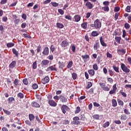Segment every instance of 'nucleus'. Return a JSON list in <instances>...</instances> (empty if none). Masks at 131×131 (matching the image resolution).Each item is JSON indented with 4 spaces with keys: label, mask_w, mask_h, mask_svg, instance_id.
<instances>
[{
    "label": "nucleus",
    "mask_w": 131,
    "mask_h": 131,
    "mask_svg": "<svg viewBox=\"0 0 131 131\" xmlns=\"http://www.w3.org/2000/svg\"><path fill=\"white\" fill-rule=\"evenodd\" d=\"M61 110L63 114H67V112L70 111V108H69L68 106L63 104L61 107Z\"/></svg>",
    "instance_id": "20e7f679"
},
{
    "label": "nucleus",
    "mask_w": 131,
    "mask_h": 131,
    "mask_svg": "<svg viewBox=\"0 0 131 131\" xmlns=\"http://www.w3.org/2000/svg\"><path fill=\"white\" fill-rule=\"evenodd\" d=\"M37 68V61H35V62H33V68L34 69H36Z\"/></svg>",
    "instance_id": "49530a36"
},
{
    "label": "nucleus",
    "mask_w": 131,
    "mask_h": 131,
    "mask_svg": "<svg viewBox=\"0 0 131 131\" xmlns=\"http://www.w3.org/2000/svg\"><path fill=\"white\" fill-rule=\"evenodd\" d=\"M58 12L59 13V14H60V15H64V10L61 9H59L58 10Z\"/></svg>",
    "instance_id": "680f3d73"
},
{
    "label": "nucleus",
    "mask_w": 131,
    "mask_h": 131,
    "mask_svg": "<svg viewBox=\"0 0 131 131\" xmlns=\"http://www.w3.org/2000/svg\"><path fill=\"white\" fill-rule=\"evenodd\" d=\"M124 112L125 114H126L127 115H129V114H130V112H129V111L127 109H124Z\"/></svg>",
    "instance_id": "864d4df0"
},
{
    "label": "nucleus",
    "mask_w": 131,
    "mask_h": 131,
    "mask_svg": "<svg viewBox=\"0 0 131 131\" xmlns=\"http://www.w3.org/2000/svg\"><path fill=\"white\" fill-rule=\"evenodd\" d=\"M23 81L24 84H25L26 85H27V84H28V80H27V79L25 78L24 79H23Z\"/></svg>",
    "instance_id": "052dcab7"
},
{
    "label": "nucleus",
    "mask_w": 131,
    "mask_h": 131,
    "mask_svg": "<svg viewBox=\"0 0 131 131\" xmlns=\"http://www.w3.org/2000/svg\"><path fill=\"white\" fill-rule=\"evenodd\" d=\"M32 86L34 90H36L38 88V85L37 83H34Z\"/></svg>",
    "instance_id": "8fccbe9b"
},
{
    "label": "nucleus",
    "mask_w": 131,
    "mask_h": 131,
    "mask_svg": "<svg viewBox=\"0 0 131 131\" xmlns=\"http://www.w3.org/2000/svg\"><path fill=\"white\" fill-rule=\"evenodd\" d=\"M112 106L113 107H116L117 106V101L116 99H113L112 100Z\"/></svg>",
    "instance_id": "a211bd4d"
},
{
    "label": "nucleus",
    "mask_w": 131,
    "mask_h": 131,
    "mask_svg": "<svg viewBox=\"0 0 131 131\" xmlns=\"http://www.w3.org/2000/svg\"><path fill=\"white\" fill-rule=\"evenodd\" d=\"M100 43H101V46H102V47H104L105 48H106V47H107V45L106 44L105 41L103 40L102 37H100Z\"/></svg>",
    "instance_id": "4468645a"
},
{
    "label": "nucleus",
    "mask_w": 131,
    "mask_h": 131,
    "mask_svg": "<svg viewBox=\"0 0 131 131\" xmlns=\"http://www.w3.org/2000/svg\"><path fill=\"white\" fill-rule=\"evenodd\" d=\"M49 69H50L51 71H57V69H56V66L55 65L49 67Z\"/></svg>",
    "instance_id": "7c9ffc66"
},
{
    "label": "nucleus",
    "mask_w": 131,
    "mask_h": 131,
    "mask_svg": "<svg viewBox=\"0 0 131 131\" xmlns=\"http://www.w3.org/2000/svg\"><path fill=\"white\" fill-rule=\"evenodd\" d=\"M121 68L122 71L126 73V74L130 72V70H129V69H128V68H127V67L126 66L125 64L123 63H121Z\"/></svg>",
    "instance_id": "f03ea898"
},
{
    "label": "nucleus",
    "mask_w": 131,
    "mask_h": 131,
    "mask_svg": "<svg viewBox=\"0 0 131 131\" xmlns=\"http://www.w3.org/2000/svg\"><path fill=\"white\" fill-rule=\"evenodd\" d=\"M48 103L52 107H56V106H57V103L53 100L50 99Z\"/></svg>",
    "instance_id": "1a4fd4ad"
},
{
    "label": "nucleus",
    "mask_w": 131,
    "mask_h": 131,
    "mask_svg": "<svg viewBox=\"0 0 131 131\" xmlns=\"http://www.w3.org/2000/svg\"><path fill=\"white\" fill-rule=\"evenodd\" d=\"M50 81V78L49 77L46 76L45 78L41 80V82L43 84H46V83H48Z\"/></svg>",
    "instance_id": "9b49d317"
},
{
    "label": "nucleus",
    "mask_w": 131,
    "mask_h": 131,
    "mask_svg": "<svg viewBox=\"0 0 131 131\" xmlns=\"http://www.w3.org/2000/svg\"><path fill=\"white\" fill-rule=\"evenodd\" d=\"M43 55H45V56H48L49 54H50V51L49 50V47H45L43 49V51L42 52Z\"/></svg>",
    "instance_id": "9d476101"
},
{
    "label": "nucleus",
    "mask_w": 131,
    "mask_h": 131,
    "mask_svg": "<svg viewBox=\"0 0 131 131\" xmlns=\"http://www.w3.org/2000/svg\"><path fill=\"white\" fill-rule=\"evenodd\" d=\"M106 56L107 58H112V54H111L109 52L106 53Z\"/></svg>",
    "instance_id": "338daca9"
},
{
    "label": "nucleus",
    "mask_w": 131,
    "mask_h": 131,
    "mask_svg": "<svg viewBox=\"0 0 131 131\" xmlns=\"http://www.w3.org/2000/svg\"><path fill=\"white\" fill-rule=\"evenodd\" d=\"M17 1L13 3H12L9 6V8H12V7H15L16 6V5H17Z\"/></svg>",
    "instance_id": "bf43d9fd"
},
{
    "label": "nucleus",
    "mask_w": 131,
    "mask_h": 131,
    "mask_svg": "<svg viewBox=\"0 0 131 131\" xmlns=\"http://www.w3.org/2000/svg\"><path fill=\"white\" fill-rule=\"evenodd\" d=\"M16 64H17V62L16 61H13L10 64H9V68H11V69H13L15 66H16Z\"/></svg>",
    "instance_id": "2eb2a0df"
},
{
    "label": "nucleus",
    "mask_w": 131,
    "mask_h": 131,
    "mask_svg": "<svg viewBox=\"0 0 131 131\" xmlns=\"http://www.w3.org/2000/svg\"><path fill=\"white\" fill-rule=\"evenodd\" d=\"M120 94L123 96L124 98H126V93L125 92H123V90H120Z\"/></svg>",
    "instance_id": "58836bf2"
},
{
    "label": "nucleus",
    "mask_w": 131,
    "mask_h": 131,
    "mask_svg": "<svg viewBox=\"0 0 131 131\" xmlns=\"http://www.w3.org/2000/svg\"><path fill=\"white\" fill-rule=\"evenodd\" d=\"M66 19H67L68 20H70L71 21L72 20V17L70 16V15H67L65 16Z\"/></svg>",
    "instance_id": "de8ad7c7"
},
{
    "label": "nucleus",
    "mask_w": 131,
    "mask_h": 131,
    "mask_svg": "<svg viewBox=\"0 0 131 131\" xmlns=\"http://www.w3.org/2000/svg\"><path fill=\"white\" fill-rule=\"evenodd\" d=\"M12 52L16 56V57H18L19 53L18 52V51H17V50H16L15 48H13L12 49Z\"/></svg>",
    "instance_id": "412c9836"
},
{
    "label": "nucleus",
    "mask_w": 131,
    "mask_h": 131,
    "mask_svg": "<svg viewBox=\"0 0 131 131\" xmlns=\"http://www.w3.org/2000/svg\"><path fill=\"white\" fill-rule=\"evenodd\" d=\"M115 41L117 43L120 44V40H121V37H116L115 38Z\"/></svg>",
    "instance_id": "cd10ccee"
},
{
    "label": "nucleus",
    "mask_w": 131,
    "mask_h": 131,
    "mask_svg": "<svg viewBox=\"0 0 131 131\" xmlns=\"http://www.w3.org/2000/svg\"><path fill=\"white\" fill-rule=\"evenodd\" d=\"M23 35L24 37H26L27 38H30V39L32 38V37H31V36H30V35L28 33H24Z\"/></svg>",
    "instance_id": "b1692460"
},
{
    "label": "nucleus",
    "mask_w": 131,
    "mask_h": 131,
    "mask_svg": "<svg viewBox=\"0 0 131 131\" xmlns=\"http://www.w3.org/2000/svg\"><path fill=\"white\" fill-rule=\"evenodd\" d=\"M17 97L20 99H23L24 98V95L21 93H19L17 94Z\"/></svg>",
    "instance_id": "a19ab883"
},
{
    "label": "nucleus",
    "mask_w": 131,
    "mask_h": 131,
    "mask_svg": "<svg viewBox=\"0 0 131 131\" xmlns=\"http://www.w3.org/2000/svg\"><path fill=\"white\" fill-rule=\"evenodd\" d=\"M60 46L62 48H66V49H67V47L69 46V42H68L67 39H64L61 42Z\"/></svg>",
    "instance_id": "423d86ee"
},
{
    "label": "nucleus",
    "mask_w": 131,
    "mask_h": 131,
    "mask_svg": "<svg viewBox=\"0 0 131 131\" xmlns=\"http://www.w3.org/2000/svg\"><path fill=\"white\" fill-rule=\"evenodd\" d=\"M101 9L104 12H109V7H108V6L103 7H102Z\"/></svg>",
    "instance_id": "473e14b6"
},
{
    "label": "nucleus",
    "mask_w": 131,
    "mask_h": 131,
    "mask_svg": "<svg viewBox=\"0 0 131 131\" xmlns=\"http://www.w3.org/2000/svg\"><path fill=\"white\" fill-rule=\"evenodd\" d=\"M71 50L73 53H75V50H76V47L74 45H72L71 47Z\"/></svg>",
    "instance_id": "6e6d98bb"
},
{
    "label": "nucleus",
    "mask_w": 131,
    "mask_h": 131,
    "mask_svg": "<svg viewBox=\"0 0 131 131\" xmlns=\"http://www.w3.org/2000/svg\"><path fill=\"white\" fill-rule=\"evenodd\" d=\"M109 125H110V122H109V121H107L103 124V127L104 128H106V127H108Z\"/></svg>",
    "instance_id": "4c0bfd02"
},
{
    "label": "nucleus",
    "mask_w": 131,
    "mask_h": 131,
    "mask_svg": "<svg viewBox=\"0 0 131 131\" xmlns=\"http://www.w3.org/2000/svg\"><path fill=\"white\" fill-rule=\"evenodd\" d=\"M15 44L14 43L9 42L7 44V48H12V47H14Z\"/></svg>",
    "instance_id": "e433bc0d"
},
{
    "label": "nucleus",
    "mask_w": 131,
    "mask_h": 131,
    "mask_svg": "<svg viewBox=\"0 0 131 131\" xmlns=\"http://www.w3.org/2000/svg\"><path fill=\"white\" fill-rule=\"evenodd\" d=\"M91 35H92V36H93L94 37H95L96 36H98V35H99V33H98V31H93L91 33Z\"/></svg>",
    "instance_id": "6ab92c4d"
},
{
    "label": "nucleus",
    "mask_w": 131,
    "mask_h": 131,
    "mask_svg": "<svg viewBox=\"0 0 131 131\" xmlns=\"http://www.w3.org/2000/svg\"><path fill=\"white\" fill-rule=\"evenodd\" d=\"M14 84H15V86H17V85H19V80L15 79L14 81Z\"/></svg>",
    "instance_id": "a18cd8bd"
},
{
    "label": "nucleus",
    "mask_w": 131,
    "mask_h": 131,
    "mask_svg": "<svg viewBox=\"0 0 131 131\" xmlns=\"http://www.w3.org/2000/svg\"><path fill=\"white\" fill-rule=\"evenodd\" d=\"M79 117L76 116L73 118V121H72V124L75 125H79L80 124V121H79Z\"/></svg>",
    "instance_id": "39448f33"
},
{
    "label": "nucleus",
    "mask_w": 131,
    "mask_h": 131,
    "mask_svg": "<svg viewBox=\"0 0 131 131\" xmlns=\"http://www.w3.org/2000/svg\"><path fill=\"white\" fill-rule=\"evenodd\" d=\"M119 10H120V8H119V7H116L114 8V12H119Z\"/></svg>",
    "instance_id": "69168bd1"
},
{
    "label": "nucleus",
    "mask_w": 131,
    "mask_h": 131,
    "mask_svg": "<svg viewBox=\"0 0 131 131\" xmlns=\"http://www.w3.org/2000/svg\"><path fill=\"white\" fill-rule=\"evenodd\" d=\"M121 119L122 120H126V115H122L121 116Z\"/></svg>",
    "instance_id": "603ef678"
},
{
    "label": "nucleus",
    "mask_w": 131,
    "mask_h": 131,
    "mask_svg": "<svg viewBox=\"0 0 131 131\" xmlns=\"http://www.w3.org/2000/svg\"><path fill=\"white\" fill-rule=\"evenodd\" d=\"M109 1H105L103 3V4L104 6H105V7H108V6H109Z\"/></svg>",
    "instance_id": "0e129e2a"
},
{
    "label": "nucleus",
    "mask_w": 131,
    "mask_h": 131,
    "mask_svg": "<svg viewBox=\"0 0 131 131\" xmlns=\"http://www.w3.org/2000/svg\"><path fill=\"white\" fill-rule=\"evenodd\" d=\"M124 27L126 29H129L130 27V25H129V24H128V23H126L124 24Z\"/></svg>",
    "instance_id": "c03bdc74"
},
{
    "label": "nucleus",
    "mask_w": 131,
    "mask_h": 131,
    "mask_svg": "<svg viewBox=\"0 0 131 131\" xmlns=\"http://www.w3.org/2000/svg\"><path fill=\"white\" fill-rule=\"evenodd\" d=\"M81 27L83 28V29H86V28H88V23L87 22L83 23L81 24Z\"/></svg>",
    "instance_id": "5701e85b"
},
{
    "label": "nucleus",
    "mask_w": 131,
    "mask_h": 131,
    "mask_svg": "<svg viewBox=\"0 0 131 131\" xmlns=\"http://www.w3.org/2000/svg\"><path fill=\"white\" fill-rule=\"evenodd\" d=\"M56 27H57V28H64V25H63V24H61L60 23H57L56 24Z\"/></svg>",
    "instance_id": "aec40b11"
},
{
    "label": "nucleus",
    "mask_w": 131,
    "mask_h": 131,
    "mask_svg": "<svg viewBox=\"0 0 131 131\" xmlns=\"http://www.w3.org/2000/svg\"><path fill=\"white\" fill-rule=\"evenodd\" d=\"M81 58H82L83 60H86V59H90V55L87 54H85V55H82Z\"/></svg>",
    "instance_id": "f704fd0d"
},
{
    "label": "nucleus",
    "mask_w": 131,
    "mask_h": 131,
    "mask_svg": "<svg viewBox=\"0 0 131 131\" xmlns=\"http://www.w3.org/2000/svg\"><path fill=\"white\" fill-rule=\"evenodd\" d=\"M126 12L127 13H130V6H128L126 7V9H125Z\"/></svg>",
    "instance_id": "09e8293b"
},
{
    "label": "nucleus",
    "mask_w": 131,
    "mask_h": 131,
    "mask_svg": "<svg viewBox=\"0 0 131 131\" xmlns=\"http://www.w3.org/2000/svg\"><path fill=\"white\" fill-rule=\"evenodd\" d=\"M93 68L94 70H98V69H99V68L98 67V64H97V63H95L94 64H93Z\"/></svg>",
    "instance_id": "79ce46f5"
},
{
    "label": "nucleus",
    "mask_w": 131,
    "mask_h": 131,
    "mask_svg": "<svg viewBox=\"0 0 131 131\" xmlns=\"http://www.w3.org/2000/svg\"><path fill=\"white\" fill-rule=\"evenodd\" d=\"M118 53L119 55H124L125 54V49H119L118 50Z\"/></svg>",
    "instance_id": "f3484780"
},
{
    "label": "nucleus",
    "mask_w": 131,
    "mask_h": 131,
    "mask_svg": "<svg viewBox=\"0 0 131 131\" xmlns=\"http://www.w3.org/2000/svg\"><path fill=\"white\" fill-rule=\"evenodd\" d=\"M94 27L96 29H100L102 27V23L100 21V19H97L94 21Z\"/></svg>",
    "instance_id": "7ed1b4c3"
},
{
    "label": "nucleus",
    "mask_w": 131,
    "mask_h": 131,
    "mask_svg": "<svg viewBox=\"0 0 131 131\" xmlns=\"http://www.w3.org/2000/svg\"><path fill=\"white\" fill-rule=\"evenodd\" d=\"M113 68L114 70H115V71L116 72H117V73H119V67H116L115 65H114V66H113Z\"/></svg>",
    "instance_id": "393cba45"
},
{
    "label": "nucleus",
    "mask_w": 131,
    "mask_h": 131,
    "mask_svg": "<svg viewBox=\"0 0 131 131\" xmlns=\"http://www.w3.org/2000/svg\"><path fill=\"white\" fill-rule=\"evenodd\" d=\"M119 15H120V13H116L115 14V20H117L118 19V17H119Z\"/></svg>",
    "instance_id": "5fc2aeb1"
},
{
    "label": "nucleus",
    "mask_w": 131,
    "mask_h": 131,
    "mask_svg": "<svg viewBox=\"0 0 131 131\" xmlns=\"http://www.w3.org/2000/svg\"><path fill=\"white\" fill-rule=\"evenodd\" d=\"M72 66H73V61H69L67 65V68L69 69L70 68H71Z\"/></svg>",
    "instance_id": "bb28decb"
},
{
    "label": "nucleus",
    "mask_w": 131,
    "mask_h": 131,
    "mask_svg": "<svg viewBox=\"0 0 131 131\" xmlns=\"http://www.w3.org/2000/svg\"><path fill=\"white\" fill-rule=\"evenodd\" d=\"M4 113H6L7 115H10L11 112L7 110L3 109Z\"/></svg>",
    "instance_id": "3c124183"
},
{
    "label": "nucleus",
    "mask_w": 131,
    "mask_h": 131,
    "mask_svg": "<svg viewBox=\"0 0 131 131\" xmlns=\"http://www.w3.org/2000/svg\"><path fill=\"white\" fill-rule=\"evenodd\" d=\"M59 99L62 103H66L67 102V98L63 95L59 96Z\"/></svg>",
    "instance_id": "f8f14e48"
},
{
    "label": "nucleus",
    "mask_w": 131,
    "mask_h": 131,
    "mask_svg": "<svg viewBox=\"0 0 131 131\" xmlns=\"http://www.w3.org/2000/svg\"><path fill=\"white\" fill-rule=\"evenodd\" d=\"M50 50H51L52 53H54V51L56 50V47L54 45H52L50 47Z\"/></svg>",
    "instance_id": "37998d69"
},
{
    "label": "nucleus",
    "mask_w": 131,
    "mask_h": 131,
    "mask_svg": "<svg viewBox=\"0 0 131 131\" xmlns=\"http://www.w3.org/2000/svg\"><path fill=\"white\" fill-rule=\"evenodd\" d=\"M117 102L120 106H123V105H124L123 101H122V100H121L119 99H117Z\"/></svg>",
    "instance_id": "72a5a7b5"
},
{
    "label": "nucleus",
    "mask_w": 131,
    "mask_h": 131,
    "mask_svg": "<svg viewBox=\"0 0 131 131\" xmlns=\"http://www.w3.org/2000/svg\"><path fill=\"white\" fill-rule=\"evenodd\" d=\"M84 3L85 7L87 9H89V10H92V9L94 8V4H93L92 2L89 1V0H84Z\"/></svg>",
    "instance_id": "f257e3e1"
},
{
    "label": "nucleus",
    "mask_w": 131,
    "mask_h": 131,
    "mask_svg": "<svg viewBox=\"0 0 131 131\" xmlns=\"http://www.w3.org/2000/svg\"><path fill=\"white\" fill-rule=\"evenodd\" d=\"M8 101L9 104H11L12 102H14V101H15V98H14V97H9L8 99Z\"/></svg>",
    "instance_id": "2f4dec72"
},
{
    "label": "nucleus",
    "mask_w": 131,
    "mask_h": 131,
    "mask_svg": "<svg viewBox=\"0 0 131 131\" xmlns=\"http://www.w3.org/2000/svg\"><path fill=\"white\" fill-rule=\"evenodd\" d=\"M80 111H81V110L80 109V107L77 106L75 111V114H78V113H79V112H80Z\"/></svg>",
    "instance_id": "c85d7f7f"
},
{
    "label": "nucleus",
    "mask_w": 131,
    "mask_h": 131,
    "mask_svg": "<svg viewBox=\"0 0 131 131\" xmlns=\"http://www.w3.org/2000/svg\"><path fill=\"white\" fill-rule=\"evenodd\" d=\"M49 63H50V61L47 59H44L41 61V64L42 66H47V65H48Z\"/></svg>",
    "instance_id": "ddd939ff"
},
{
    "label": "nucleus",
    "mask_w": 131,
    "mask_h": 131,
    "mask_svg": "<svg viewBox=\"0 0 131 131\" xmlns=\"http://www.w3.org/2000/svg\"><path fill=\"white\" fill-rule=\"evenodd\" d=\"M92 86H93V83H92V82H88L86 89V90H89V89H90Z\"/></svg>",
    "instance_id": "c756f323"
},
{
    "label": "nucleus",
    "mask_w": 131,
    "mask_h": 131,
    "mask_svg": "<svg viewBox=\"0 0 131 131\" xmlns=\"http://www.w3.org/2000/svg\"><path fill=\"white\" fill-rule=\"evenodd\" d=\"M29 118L30 121H32V120H34V118H35V117L34 116V115L33 114H30L29 115Z\"/></svg>",
    "instance_id": "a878e982"
},
{
    "label": "nucleus",
    "mask_w": 131,
    "mask_h": 131,
    "mask_svg": "<svg viewBox=\"0 0 131 131\" xmlns=\"http://www.w3.org/2000/svg\"><path fill=\"white\" fill-rule=\"evenodd\" d=\"M116 91H117V87L116 84H115L113 86V90H111L109 92L110 95H114V94H116Z\"/></svg>",
    "instance_id": "0eeeda50"
},
{
    "label": "nucleus",
    "mask_w": 131,
    "mask_h": 131,
    "mask_svg": "<svg viewBox=\"0 0 131 131\" xmlns=\"http://www.w3.org/2000/svg\"><path fill=\"white\" fill-rule=\"evenodd\" d=\"M7 2L8 0H1L0 4L1 5H5V4H7Z\"/></svg>",
    "instance_id": "e2e57ef3"
},
{
    "label": "nucleus",
    "mask_w": 131,
    "mask_h": 131,
    "mask_svg": "<svg viewBox=\"0 0 131 131\" xmlns=\"http://www.w3.org/2000/svg\"><path fill=\"white\" fill-rule=\"evenodd\" d=\"M74 22H79L81 19V16L79 14H76L74 17Z\"/></svg>",
    "instance_id": "6e6552de"
},
{
    "label": "nucleus",
    "mask_w": 131,
    "mask_h": 131,
    "mask_svg": "<svg viewBox=\"0 0 131 131\" xmlns=\"http://www.w3.org/2000/svg\"><path fill=\"white\" fill-rule=\"evenodd\" d=\"M124 88L125 89H130V90H131V84H126L124 86Z\"/></svg>",
    "instance_id": "774afa93"
},
{
    "label": "nucleus",
    "mask_w": 131,
    "mask_h": 131,
    "mask_svg": "<svg viewBox=\"0 0 131 131\" xmlns=\"http://www.w3.org/2000/svg\"><path fill=\"white\" fill-rule=\"evenodd\" d=\"M99 48H100V44L99 42H97L94 45V49L95 51H97Z\"/></svg>",
    "instance_id": "4be33fe9"
},
{
    "label": "nucleus",
    "mask_w": 131,
    "mask_h": 131,
    "mask_svg": "<svg viewBox=\"0 0 131 131\" xmlns=\"http://www.w3.org/2000/svg\"><path fill=\"white\" fill-rule=\"evenodd\" d=\"M51 5L53 7H58L59 6V4L56 2H51Z\"/></svg>",
    "instance_id": "13d9d810"
},
{
    "label": "nucleus",
    "mask_w": 131,
    "mask_h": 131,
    "mask_svg": "<svg viewBox=\"0 0 131 131\" xmlns=\"http://www.w3.org/2000/svg\"><path fill=\"white\" fill-rule=\"evenodd\" d=\"M93 117L94 119H99L100 118V116L99 115H94L93 116Z\"/></svg>",
    "instance_id": "4d7b16f0"
},
{
    "label": "nucleus",
    "mask_w": 131,
    "mask_h": 131,
    "mask_svg": "<svg viewBox=\"0 0 131 131\" xmlns=\"http://www.w3.org/2000/svg\"><path fill=\"white\" fill-rule=\"evenodd\" d=\"M72 78L73 79H74V80H75V79L77 78V74H76V73H72Z\"/></svg>",
    "instance_id": "ea45409f"
},
{
    "label": "nucleus",
    "mask_w": 131,
    "mask_h": 131,
    "mask_svg": "<svg viewBox=\"0 0 131 131\" xmlns=\"http://www.w3.org/2000/svg\"><path fill=\"white\" fill-rule=\"evenodd\" d=\"M88 73L90 74V76H95V70L93 69L89 70Z\"/></svg>",
    "instance_id": "dca6fc26"
},
{
    "label": "nucleus",
    "mask_w": 131,
    "mask_h": 131,
    "mask_svg": "<svg viewBox=\"0 0 131 131\" xmlns=\"http://www.w3.org/2000/svg\"><path fill=\"white\" fill-rule=\"evenodd\" d=\"M32 105L33 107H36L37 108L39 107L40 105L39 104H38V103H37L36 102H34L32 103Z\"/></svg>",
    "instance_id": "c9c22d12"
}]
</instances>
